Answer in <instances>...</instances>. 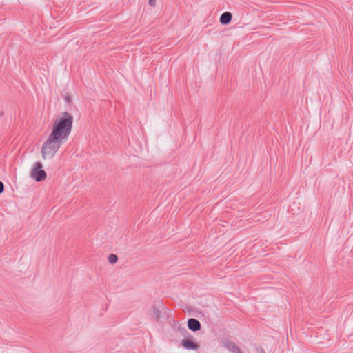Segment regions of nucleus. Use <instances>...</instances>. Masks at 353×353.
<instances>
[{
    "mask_svg": "<svg viewBox=\"0 0 353 353\" xmlns=\"http://www.w3.org/2000/svg\"><path fill=\"white\" fill-rule=\"evenodd\" d=\"M73 97L72 94H66L63 97L65 103L70 104L72 101Z\"/></svg>",
    "mask_w": 353,
    "mask_h": 353,
    "instance_id": "1a4fd4ad",
    "label": "nucleus"
},
{
    "mask_svg": "<svg viewBox=\"0 0 353 353\" xmlns=\"http://www.w3.org/2000/svg\"><path fill=\"white\" fill-rule=\"evenodd\" d=\"M180 345L185 350L196 351L199 350L200 345L197 341L191 336H186L180 341Z\"/></svg>",
    "mask_w": 353,
    "mask_h": 353,
    "instance_id": "20e7f679",
    "label": "nucleus"
},
{
    "mask_svg": "<svg viewBox=\"0 0 353 353\" xmlns=\"http://www.w3.org/2000/svg\"><path fill=\"white\" fill-rule=\"evenodd\" d=\"M3 190H4V185L1 181H0V194H1L3 192Z\"/></svg>",
    "mask_w": 353,
    "mask_h": 353,
    "instance_id": "9b49d317",
    "label": "nucleus"
},
{
    "mask_svg": "<svg viewBox=\"0 0 353 353\" xmlns=\"http://www.w3.org/2000/svg\"><path fill=\"white\" fill-rule=\"evenodd\" d=\"M157 0H148V4L154 7L156 6Z\"/></svg>",
    "mask_w": 353,
    "mask_h": 353,
    "instance_id": "9d476101",
    "label": "nucleus"
},
{
    "mask_svg": "<svg viewBox=\"0 0 353 353\" xmlns=\"http://www.w3.org/2000/svg\"><path fill=\"white\" fill-rule=\"evenodd\" d=\"M73 122L74 117L71 113H59L53 121L49 136L63 143L68 140L72 132Z\"/></svg>",
    "mask_w": 353,
    "mask_h": 353,
    "instance_id": "f257e3e1",
    "label": "nucleus"
},
{
    "mask_svg": "<svg viewBox=\"0 0 353 353\" xmlns=\"http://www.w3.org/2000/svg\"><path fill=\"white\" fill-rule=\"evenodd\" d=\"M232 19V14L229 12H225L220 17V23L223 25L228 24Z\"/></svg>",
    "mask_w": 353,
    "mask_h": 353,
    "instance_id": "423d86ee",
    "label": "nucleus"
},
{
    "mask_svg": "<svg viewBox=\"0 0 353 353\" xmlns=\"http://www.w3.org/2000/svg\"><path fill=\"white\" fill-rule=\"evenodd\" d=\"M118 260V258H117V256L114 254H111L108 256V262L110 263V264H114L117 263Z\"/></svg>",
    "mask_w": 353,
    "mask_h": 353,
    "instance_id": "6e6552de",
    "label": "nucleus"
},
{
    "mask_svg": "<svg viewBox=\"0 0 353 353\" xmlns=\"http://www.w3.org/2000/svg\"><path fill=\"white\" fill-rule=\"evenodd\" d=\"M30 177L37 182L43 181L47 178V174L40 162H36L30 171Z\"/></svg>",
    "mask_w": 353,
    "mask_h": 353,
    "instance_id": "7ed1b4c3",
    "label": "nucleus"
},
{
    "mask_svg": "<svg viewBox=\"0 0 353 353\" xmlns=\"http://www.w3.org/2000/svg\"><path fill=\"white\" fill-rule=\"evenodd\" d=\"M63 143L48 136L41 148V156L44 160L51 159L54 157Z\"/></svg>",
    "mask_w": 353,
    "mask_h": 353,
    "instance_id": "f03ea898",
    "label": "nucleus"
},
{
    "mask_svg": "<svg viewBox=\"0 0 353 353\" xmlns=\"http://www.w3.org/2000/svg\"><path fill=\"white\" fill-rule=\"evenodd\" d=\"M188 327L194 332H196L201 329V324L197 319H190L188 321Z\"/></svg>",
    "mask_w": 353,
    "mask_h": 353,
    "instance_id": "39448f33",
    "label": "nucleus"
},
{
    "mask_svg": "<svg viewBox=\"0 0 353 353\" xmlns=\"http://www.w3.org/2000/svg\"><path fill=\"white\" fill-rule=\"evenodd\" d=\"M225 347L233 353H241L239 347H238L233 342H227Z\"/></svg>",
    "mask_w": 353,
    "mask_h": 353,
    "instance_id": "0eeeda50",
    "label": "nucleus"
}]
</instances>
